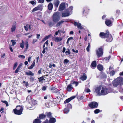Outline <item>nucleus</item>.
I'll use <instances>...</instances> for the list:
<instances>
[{"mask_svg":"<svg viewBox=\"0 0 123 123\" xmlns=\"http://www.w3.org/2000/svg\"><path fill=\"white\" fill-rule=\"evenodd\" d=\"M86 91L87 92H90V90L89 89H87L86 90Z\"/></svg>","mask_w":123,"mask_h":123,"instance_id":"58","label":"nucleus"},{"mask_svg":"<svg viewBox=\"0 0 123 123\" xmlns=\"http://www.w3.org/2000/svg\"><path fill=\"white\" fill-rule=\"evenodd\" d=\"M1 102L5 104L6 105V106H7L8 105V102L6 101L1 100Z\"/></svg>","mask_w":123,"mask_h":123,"instance_id":"38","label":"nucleus"},{"mask_svg":"<svg viewBox=\"0 0 123 123\" xmlns=\"http://www.w3.org/2000/svg\"><path fill=\"white\" fill-rule=\"evenodd\" d=\"M73 38L72 37H70L68 39V41H70V40H72L73 39Z\"/></svg>","mask_w":123,"mask_h":123,"instance_id":"63","label":"nucleus"},{"mask_svg":"<svg viewBox=\"0 0 123 123\" xmlns=\"http://www.w3.org/2000/svg\"><path fill=\"white\" fill-rule=\"evenodd\" d=\"M119 91L122 93H123V89L122 88H121L119 90Z\"/></svg>","mask_w":123,"mask_h":123,"instance_id":"61","label":"nucleus"},{"mask_svg":"<svg viewBox=\"0 0 123 123\" xmlns=\"http://www.w3.org/2000/svg\"><path fill=\"white\" fill-rule=\"evenodd\" d=\"M109 31H107L106 33L103 32H101L99 34L100 37L102 38H105L107 35L108 34V33Z\"/></svg>","mask_w":123,"mask_h":123,"instance_id":"10","label":"nucleus"},{"mask_svg":"<svg viewBox=\"0 0 123 123\" xmlns=\"http://www.w3.org/2000/svg\"><path fill=\"white\" fill-rule=\"evenodd\" d=\"M11 42H12V46H13L14 45L16 44V42H15L14 40H11Z\"/></svg>","mask_w":123,"mask_h":123,"instance_id":"47","label":"nucleus"},{"mask_svg":"<svg viewBox=\"0 0 123 123\" xmlns=\"http://www.w3.org/2000/svg\"><path fill=\"white\" fill-rule=\"evenodd\" d=\"M37 39H39V38L40 36V35L39 34H37Z\"/></svg>","mask_w":123,"mask_h":123,"instance_id":"62","label":"nucleus"},{"mask_svg":"<svg viewBox=\"0 0 123 123\" xmlns=\"http://www.w3.org/2000/svg\"><path fill=\"white\" fill-rule=\"evenodd\" d=\"M68 19L66 20L65 21H64L63 20H62L58 22L56 25V26L57 27L61 25L64 22H68Z\"/></svg>","mask_w":123,"mask_h":123,"instance_id":"14","label":"nucleus"},{"mask_svg":"<svg viewBox=\"0 0 123 123\" xmlns=\"http://www.w3.org/2000/svg\"><path fill=\"white\" fill-rule=\"evenodd\" d=\"M16 28V26L15 25H13L12 26L11 28V31L13 32H14Z\"/></svg>","mask_w":123,"mask_h":123,"instance_id":"27","label":"nucleus"},{"mask_svg":"<svg viewBox=\"0 0 123 123\" xmlns=\"http://www.w3.org/2000/svg\"><path fill=\"white\" fill-rule=\"evenodd\" d=\"M117 92V91L111 89H108L105 87H103L101 90V95H105L110 92H113L116 93Z\"/></svg>","mask_w":123,"mask_h":123,"instance_id":"1","label":"nucleus"},{"mask_svg":"<svg viewBox=\"0 0 123 123\" xmlns=\"http://www.w3.org/2000/svg\"><path fill=\"white\" fill-rule=\"evenodd\" d=\"M56 121V119L55 118H51L49 120V123H54Z\"/></svg>","mask_w":123,"mask_h":123,"instance_id":"25","label":"nucleus"},{"mask_svg":"<svg viewBox=\"0 0 123 123\" xmlns=\"http://www.w3.org/2000/svg\"><path fill=\"white\" fill-rule=\"evenodd\" d=\"M51 115V113L50 112H49L47 113V115L48 117H50Z\"/></svg>","mask_w":123,"mask_h":123,"instance_id":"55","label":"nucleus"},{"mask_svg":"<svg viewBox=\"0 0 123 123\" xmlns=\"http://www.w3.org/2000/svg\"><path fill=\"white\" fill-rule=\"evenodd\" d=\"M111 56H109L108 57L105 58V59L106 60V61H107V62H108Z\"/></svg>","mask_w":123,"mask_h":123,"instance_id":"50","label":"nucleus"},{"mask_svg":"<svg viewBox=\"0 0 123 123\" xmlns=\"http://www.w3.org/2000/svg\"><path fill=\"white\" fill-rule=\"evenodd\" d=\"M18 57H20L23 59H24L25 58V56H24L22 55H19L18 56Z\"/></svg>","mask_w":123,"mask_h":123,"instance_id":"51","label":"nucleus"},{"mask_svg":"<svg viewBox=\"0 0 123 123\" xmlns=\"http://www.w3.org/2000/svg\"><path fill=\"white\" fill-rule=\"evenodd\" d=\"M59 3L60 2L58 0H55L54 1L53 4L56 7H57Z\"/></svg>","mask_w":123,"mask_h":123,"instance_id":"15","label":"nucleus"},{"mask_svg":"<svg viewBox=\"0 0 123 123\" xmlns=\"http://www.w3.org/2000/svg\"><path fill=\"white\" fill-rule=\"evenodd\" d=\"M62 37H56L54 39V41L56 42H59L62 40Z\"/></svg>","mask_w":123,"mask_h":123,"instance_id":"19","label":"nucleus"},{"mask_svg":"<svg viewBox=\"0 0 123 123\" xmlns=\"http://www.w3.org/2000/svg\"><path fill=\"white\" fill-rule=\"evenodd\" d=\"M86 75L85 73H84L83 76L81 77L80 79L82 80H86Z\"/></svg>","mask_w":123,"mask_h":123,"instance_id":"23","label":"nucleus"},{"mask_svg":"<svg viewBox=\"0 0 123 123\" xmlns=\"http://www.w3.org/2000/svg\"><path fill=\"white\" fill-rule=\"evenodd\" d=\"M97 68L98 69L99 71H102L103 69V67L101 65L99 64L97 66Z\"/></svg>","mask_w":123,"mask_h":123,"instance_id":"24","label":"nucleus"},{"mask_svg":"<svg viewBox=\"0 0 123 123\" xmlns=\"http://www.w3.org/2000/svg\"><path fill=\"white\" fill-rule=\"evenodd\" d=\"M20 70V69L17 68L16 70L15 71V73H17L19 70Z\"/></svg>","mask_w":123,"mask_h":123,"instance_id":"54","label":"nucleus"},{"mask_svg":"<svg viewBox=\"0 0 123 123\" xmlns=\"http://www.w3.org/2000/svg\"><path fill=\"white\" fill-rule=\"evenodd\" d=\"M25 45L26 47V49H27L28 47V43L27 41H26Z\"/></svg>","mask_w":123,"mask_h":123,"instance_id":"46","label":"nucleus"},{"mask_svg":"<svg viewBox=\"0 0 123 123\" xmlns=\"http://www.w3.org/2000/svg\"><path fill=\"white\" fill-rule=\"evenodd\" d=\"M25 74L27 75L33 76L34 75V74L31 71L25 72Z\"/></svg>","mask_w":123,"mask_h":123,"instance_id":"22","label":"nucleus"},{"mask_svg":"<svg viewBox=\"0 0 123 123\" xmlns=\"http://www.w3.org/2000/svg\"><path fill=\"white\" fill-rule=\"evenodd\" d=\"M68 50H67L66 51L65 53L66 54H70V52L69 51V49H68Z\"/></svg>","mask_w":123,"mask_h":123,"instance_id":"53","label":"nucleus"},{"mask_svg":"<svg viewBox=\"0 0 123 123\" xmlns=\"http://www.w3.org/2000/svg\"><path fill=\"white\" fill-rule=\"evenodd\" d=\"M96 61H94L92 62L91 65V68H93L96 66Z\"/></svg>","mask_w":123,"mask_h":123,"instance_id":"18","label":"nucleus"},{"mask_svg":"<svg viewBox=\"0 0 123 123\" xmlns=\"http://www.w3.org/2000/svg\"><path fill=\"white\" fill-rule=\"evenodd\" d=\"M48 40H47V41L44 43V44L43 45V48H44L45 47V45H46V46H48Z\"/></svg>","mask_w":123,"mask_h":123,"instance_id":"33","label":"nucleus"},{"mask_svg":"<svg viewBox=\"0 0 123 123\" xmlns=\"http://www.w3.org/2000/svg\"><path fill=\"white\" fill-rule=\"evenodd\" d=\"M75 97V96H74L67 99L65 101L64 103L66 104L69 102L71 100L74 98Z\"/></svg>","mask_w":123,"mask_h":123,"instance_id":"12","label":"nucleus"},{"mask_svg":"<svg viewBox=\"0 0 123 123\" xmlns=\"http://www.w3.org/2000/svg\"><path fill=\"white\" fill-rule=\"evenodd\" d=\"M113 86L116 87L117 86L119 85L118 83L116 80H115L112 82Z\"/></svg>","mask_w":123,"mask_h":123,"instance_id":"21","label":"nucleus"},{"mask_svg":"<svg viewBox=\"0 0 123 123\" xmlns=\"http://www.w3.org/2000/svg\"><path fill=\"white\" fill-rule=\"evenodd\" d=\"M116 80L118 83L119 84L123 85V78L122 77H119L117 78Z\"/></svg>","mask_w":123,"mask_h":123,"instance_id":"9","label":"nucleus"},{"mask_svg":"<svg viewBox=\"0 0 123 123\" xmlns=\"http://www.w3.org/2000/svg\"><path fill=\"white\" fill-rule=\"evenodd\" d=\"M108 33V34L105 37L106 41L108 42H110L112 41L113 38L111 35L110 34L109 32Z\"/></svg>","mask_w":123,"mask_h":123,"instance_id":"6","label":"nucleus"},{"mask_svg":"<svg viewBox=\"0 0 123 123\" xmlns=\"http://www.w3.org/2000/svg\"><path fill=\"white\" fill-rule=\"evenodd\" d=\"M105 23L108 26H111V25L112 23L111 21L109 20H106L105 21Z\"/></svg>","mask_w":123,"mask_h":123,"instance_id":"16","label":"nucleus"},{"mask_svg":"<svg viewBox=\"0 0 123 123\" xmlns=\"http://www.w3.org/2000/svg\"><path fill=\"white\" fill-rule=\"evenodd\" d=\"M73 87L72 86L71 84L68 85L66 88L68 92H71Z\"/></svg>","mask_w":123,"mask_h":123,"instance_id":"13","label":"nucleus"},{"mask_svg":"<svg viewBox=\"0 0 123 123\" xmlns=\"http://www.w3.org/2000/svg\"><path fill=\"white\" fill-rule=\"evenodd\" d=\"M67 108L69 109L71 108H72L71 105L70 104H68V105L67 106Z\"/></svg>","mask_w":123,"mask_h":123,"instance_id":"44","label":"nucleus"},{"mask_svg":"<svg viewBox=\"0 0 123 123\" xmlns=\"http://www.w3.org/2000/svg\"><path fill=\"white\" fill-rule=\"evenodd\" d=\"M98 105V104L96 102H91L89 104V106L92 108H97Z\"/></svg>","mask_w":123,"mask_h":123,"instance_id":"7","label":"nucleus"},{"mask_svg":"<svg viewBox=\"0 0 123 123\" xmlns=\"http://www.w3.org/2000/svg\"><path fill=\"white\" fill-rule=\"evenodd\" d=\"M115 72L113 70L110 72V74L111 76H113L115 74Z\"/></svg>","mask_w":123,"mask_h":123,"instance_id":"37","label":"nucleus"},{"mask_svg":"<svg viewBox=\"0 0 123 123\" xmlns=\"http://www.w3.org/2000/svg\"><path fill=\"white\" fill-rule=\"evenodd\" d=\"M43 77H41L39 79V82H41L43 81Z\"/></svg>","mask_w":123,"mask_h":123,"instance_id":"49","label":"nucleus"},{"mask_svg":"<svg viewBox=\"0 0 123 123\" xmlns=\"http://www.w3.org/2000/svg\"><path fill=\"white\" fill-rule=\"evenodd\" d=\"M64 64H67L69 62V61L67 59H66L64 60L63 62Z\"/></svg>","mask_w":123,"mask_h":123,"instance_id":"42","label":"nucleus"},{"mask_svg":"<svg viewBox=\"0 0 123 123\" xmlns=\"http://www.w3.org/2000/svg\"><path fill=\"white\" fill-rule=\"evenodd\" d=\"M65 8V4L64 3H62L60 5L59 7V10L61 11L63 10Z\"/></svg>","mask_w":123,"mask_h":123,"instance_id":"11","label":"nucleus"},{"mask_svg":"<svg viewBox=\"0 0 123 123\" xmlns=\"http://www.w3.org/2000/svg\"><path fill=\"white\" fill-rule=\"evenodd\" d=\"M18 65V63L17 62H16L14 64V66L13 67V70H14L17 67Z\"/></svg>","mask_w":123,"mask_h":123,"instance_id":"43","label":"nucleus"},{"mask_svg":"<svg viewBox=\"0 0 123 123\" xmlns=\"http://www.w3.org/2000/svg\"><path fill=\"white\" fill-rule=\"evenodd\" d=\"M62 30H58L57 31H56L55 34L54 35V36H55V35H57L58 33H60V32H62Z\"/></svg>","mask_w":123,"mask_h":123,"instance_id":"36","label":"nucleus"},{"mask_svg":"<svg viewBox=\"0 0 123 123\" xmlns=\"http://www.w3.org/2000/svg\"><path fill=\"white\" fill-rule=\"evenodd\" d=\"M40 7L39 6H37L34 8L32 10V12L35 11L39 9Z\"/></svg>","mask_w":123,"mask_h":123,"instance_id":"34","label":"nucleus"},{"mask_svg":"<svg viewBox=\"0 0 123 123\" xmlns=\"http://www.w3.org/2000/svg\"><path fill=\"white\" fill-rule=\"evenodd\" d=\"M77 27L78 28L82 29L83 28V27L81 26V24L78 22L77 23Z\"/></svg>","mask_w":123,"mask_h":123,"instance_id":"28","label":"nucleus"},{"mask_svg":"<svg viewBox=\"0 0 123 123\" xmlns=\"http://www.w3.org/2000/svg\"><path fill=\"white\" fill-rule=\"evenodd\" d=\"M68 10H66V11L65 12H63L62 14V17H65L69 16L71 14H70L71 13L70 12H69Z\"/></svg>","mask_w":123,"mask_h":123,"instance_id":"8","label":"nucleus"},{"mask_svg":"<svg viewBox=\"0 0 123 123\" xmlns=\"http://www.w3.org/2000/svg\"><path fill=\"white\" fill-rule=\"evenodd\" d=\"M30 79L32 81H33L34 80V78L32 77H31Z\"/></svg>","mask_w":123,"mask_h":123,"instance_id":"59","label":"nucleus"},{"mask_svg":"<svg viewBox=\"0 0 123 123\" xmlns=\"http://www.w3.org/2000/svg\"><path fill=\"white\" fill-rule=\"evenodd\" d=\"M71 83H72V84H75V86H77L78 84V83L77 82H76L75 81H74L73 82V83H72V82H71Z\"/></svg>","mask_w":123,"mask_h":123,"instance_id":"45","label":"nucleus"},{"mask_svg":"<svg viewBox=\"0 0 123 123\" xmlns=\"http://www.w3.org/2000/svg\"><path fill=\"white\" fill-rule=\"evenodd\" d=\"M48 25L49 27H51L54 25L53 23L51 22H50L48 23Z\"/></svg>","mask_w":123,"mask_h":123,"instance_id":"39","label":"nucleus"},{"mask_svg":"<svg viewBox=\"0 0 123 123\" xmlns=\"http://www.w3.org/2000/svg\"><path fill=\"white\" fill-rule=\"evenodd\" d=\"M22 63H20L19 65V66H18V68L20 69V68H21L22 66Z\"/></svg>","mask_w":123,"mask_h":123,"instance_id":"57","label":"nucleus"},{"mask_svg":"<svg viewBox=\"0 0 123 123\" xmlns=\"http://www.w3.org/2000/svg\"><path fill=\"white\" fill-rule=\"evenodd\" d=\"M103 54V49L102 48H99L96 50V54L98 57L102 56Z\"/></svg>","mask_w":123,"mask_h":123,"instance_id":"5","label":"nucleus"},{"mask_svg":"<svg viewBox=\"0 0 123 123\" xmlns=\"http://www.w3.org/2000/svg\"><path fill=\"white\" fill-rule=\"evenodd\" d=\"M60 19L59 13L56 12L54 13L52 16V20L55 23L58 22Z\"/></svg>","mask_w":123,"mask_h":123,"instance_id":"3","label":"nucleus"},{"mask_svg":"<svg viewBox=\"0 0 123 123\" xmlns=\"http://www.w3.org/2000/svg\"><path fill=\"white\" fill-rule=\"evenodd\" d=\"M90 47V44L89 43H88V46L86 48V50L87 51L89 52L90 50L89 48Z\"/></svg>","mask_w":123,"mask_h":123,"instance_id":"40","label":"nucleus"},{"mask_svg":"<svg viewBox=\"0 0 123 123\" xmlns=\"http://www.w3.org/2000/svg\"><path fill=\"white\" fill-rule=\"evenodd\" d=\"M48 9L49 10H52L53 8L52 4L51 2L49 3L48 6Z\"/></svg>","mask_w":123,"mask_h":123,"instance_id":"20","label":"nucleus"},{"mask_svg":"<svg viewBox=\"0 0 123 123\" xmlns=\"http://www.w3.org/2000/svg\"><path fill=\"white\" fill-rule=\"evenodd\" d=\"M38 3H42L44 2V0H38Z\"/></svg>","mask_w":123,"mask_h":123,"instance_id":"48","label":"nucleus"},{"mask_svg":"<svg viewBox=\"0 0 123 123\" xmlns=\"http://www.w3.org/2000/svg\"><path fill=\"white\" fill-rule=\"evenodd\" d=\"M69 109H68L67 108H65L64 110V112L65 113L67 114L69 111Z\"/></svg>","mask_w":123,"mask_h":123,"instance_id":"35","label":"nucleus"},{"mask_svg":"<svg viewBox=\"0 0 123 123\" xmlns=\"http://www.w3.org/2000/svg\"><path fill=\"white\" fill-rule=\"evenodd\" d=\"M24 42L23 40H22V43L20 44V47L22 49L24 48Z\"/></svg>","mask_w":123,"mask_h":123,"instance_id":"29","label":"nucleus"},{"mask_svg":"<svg viewBox=\"0 0 123 123\" xmlns=\"http://www.w3.org/2000/svg\"><path fill=\"white\" fill-rule=\"evenodd\" d=\"M25 29L26 31H28V29L29 30H30L31 28V27L30 25L29 24H27L26 26H24Z\"/></svg>","mask_w":123,"mask_h":123,"instance_id":"17","label":"nucleus"},{"mask_svg":"<svg viewBox=\"0 0 123 123\" xmlns=\"http://www.w3.org/2000/svg\"><path fill=\"white\" fill-rule=\"evenodd\" d=\"M51 36V34H50L49 35L46 36L44 38H43V40H42V41H41L42 42H44L47 39L49 38Z\"/></svg>","mask_w":123,"mask_h":123,"instance_id":"26","label":"nucleus"},{"mask_svg":"<svg viewBox=\"0 0 123 123\" xmlns=\"http://www.w3.org/2000/svg\"><path fill=\"white\" fill-rule=\"evenodd\" d=\"M41 121L39 119H36L33 122V123H40Z\"/></svg>","mask_w":123,"mask_h":123,"instance_id":"30","label":"nucleus"},{"mask_svg":"<svg viewBox=\"0 0 123 123\" xmlns=\"http://www.w3.org/2000/svg\"><path fill=\"white\" fill-rule=\"evenodd\" d=\"M95 114H97L100 112V110L99 109H96L94 111Z\"/></svg>","mask_w":123,"mask_h":123,"instance_id":"41","label":"nucleus"},{"mask_svg":"<svg viewBox=\"0 0 123 123\" xmlns=\"http://www.w3.org/2000/svg\"><path fill=\"white\" fill-rule=\"evenodd\" d=\"M34 66L32 65H31V66H30L28 68L29 69H32Z\"/></svg>","mask_w":123,"mask_h":123,"instance_id":"56","label":"nucleus"},{"mask_svg":"<svg viewBox=\"0 0 123 123\" xmlns=\"http://www.w3.org/2000/svg\"><path fill=\"white\" fill-rule=\"evenodd\" d=\"M65 50H66L65 48V47H63V50L62 51V52L63 53H64L65 52Z\"/></svg>","mask_w":123,"mask_h":123,"instance_id":"64","label":"nucleus"},{"mask_svg":"<svg viewBox=\"0 0 123 123\" xmlns=\"http://www.w3.org/2000/svg\"><path fill=\"white\" fill-rule=\"evenodd\" d=\"M23 110V107L20 106H17L16 109L13 110L14 113L17 115H20L22 114V111Z\"/></svg>","mask_w":123,"mask_h":123,"instance_id":"2","label":"nucleus"},{"mask_svg":"<svg viewBox=\"0 0 123 123\" xmlns=\"http://www.w3.org/2000/svg\"><path fill=\"white\" fill-rule=\"evenodd\" d=\"M73 9V7L72 6H70L69 8L67 9L66 10H68V11L69 12H71V13H70L71 14H72V11Z\"/></svg>","mask_w":123,"mask_h":123,"instance_id":"31","label":"nucleus"},{"mask_svg":"<svg viewBox=\"0 0 123 123\" xmlns=\"http://www.w3.org/2000/svg\"><path fill=\"white\" fill-rule=\"evenodd\" d=\"M47 87L45 86H43L42 88V89L43 91H45L46 90Z\"/></svg>","mask_w":123,"mask_h":123,"instance_id":"52","label":"nucleus"},{"mask_svg":"<svg viewBox=\"0 0 123 123\" xmlns=\"http://www.w3.org/2000/svg\"><path fill=\"white\" fill-rule=\"evenodd\" d=\"M46 116L43 114H41L39 115V117L41 119H42L44 118Z\"/></svg>","mask_w":123,"mask_h":123,"instance_id":"32","label":"nucleus"},{"mask_svg":"<svg viewBox=\"0 0 123 123\" xmlns=\"http://www.w3.org/2000/svg\"><path fill=\"white\" fill-rule=\"evenodd\" d=\"M29 2L30 3L32 4V5H33L35 3V2L34 1H30Z\"/></svg>","mask_w":123,"mask_h":123,"instance_id":"60","label":"nucleus"},{"mask_svg":"<svg viewBox=\"0 0 123 123\" xmlns=\"http://www.w3.org/2000/svg\"><path fill=\"white\" fill-rule=\"evenodd\" d=\"M102 89V86H100L97 87L95 88V92L96 93L97 95H101V90Z\"/></svg>","mask_w":123,"mask_h":123,"instance_id":"4","label":"nucleus"}]
</instances>
